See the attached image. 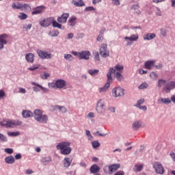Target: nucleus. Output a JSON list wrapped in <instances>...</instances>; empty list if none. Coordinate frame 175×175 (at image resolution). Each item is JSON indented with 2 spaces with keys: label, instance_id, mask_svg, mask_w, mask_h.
<instances>
[{
  "label": "nucleus",
  "instance_id": "f257e3e1",
  "mask_svg": "<svg viewBox=\"0 0 175 175\" xmlns=\"http://www.w3.org/2000/svg\"><path fill=\"white\" fill-rule=\"evenodd\" d=\"M57 150H59L62 155H70L72 152V148H70V142H61L56 146Z\"/></svg>",
  "mask_w": 175,
  "mask_h": 175
},
{
  "label": "nucleus",
  "instance_id": "f03ea898",
  "mask_svg": "<svg viewBox=\"0 0 175 175\" xmlns=\"http://www.w3.org/2000/svg\"><path fill=\"white\" fill-rule=\"evenodd\" d=\"M33 117L37 122H40L41 124H47L49 121V116L47 115H43V111L40 109L34 110Z\"/></svg>",
  "mask_w": 175,
  "mask_h": 175
},
{
  "label": "nucleus",
  "instance_id": "7ed1b4c3",
  "mask_svg": "<svg viewBox=\"0 0 175 175\" xmlns=\"http://www.w3.org/2000/svg\"><path fill=\"white\" fill-rule=\"evenodd\" d=\"M21 124V122L16 120H9L8 119H3L0 121V126H5V128H14Z\"/></svg>",
  "mask_w": 175,
  "mask_h": 175
},
{
  "label": "nucleus",
  "instance_id": "20e7f679",
  "mask_svg": "<svg viewBox=\"0 0 175 175\" xmlns=\"http://www.w3.org/2000/svg\"><path fill=\"white\" fill-rule=\"evenodd\" d=\"M12 9H18L19 10H24V12H31V5L27 3H20L18 4L13 3L12 5Z\"/></svg>",
  "mask_w": 175,
  "mask_h": 175
},
{
  "label": "nucleus",
  "instance_id": "39448f33",
  "mask_svg": "<svg viewBox=\"0 0 175 175\" xmlns=\"http://www.w3.org/2000/svg\"><path fill=\"white\" fill-rule=\"evenodd\" d=\"M37 54L41 59H51V58H53V55L46 51L38 49L37 51Z\"/></svg>",
  "mask_w": 175,
  "mask_h": 175
},
{
  "label": "nucleus",
  "instance_id": "423d86ee",
  "mask_svg": "<svg viewBox=\"0 0 175 175\" xmlns=\"http://www.w3.org/2000/svg\"><path fill=\"white\" fill-rule=\"evenodd\" d=\"M105 100H103V99H100L97 103H96V110L97 111V113H98V114H103V113H105L106 109L105 107Z\"/></svg>",
  "mask_w": 175,
  "mask_h": 175
},
{
  "label": "nucleus",
  "instance_id": "0eeeda50",
  "mask_svg": "<svg viewBox=\"0 0 175 175\" xmlns=\"http://www.w3.org/2000/svg\"><path fill=\"white\" fill-rule=\"evenodd\" d=\"M100 55L103 57V58H107L109 57L110 52L107 51V44H102L100 46Z\"/></svg>",
  "mask_w": 175,
  "mask_h": 175
},
{
  "label": "nucleus",
  "instance_id": "6e6552de",
  "mask_svg": "<svg viewBox=\"0 0 175 175\" xmlns=\"http://www.w3.org/2000/svg\"><path fill=\"white\" fill-rule=\"evenodd\" d=\"M54 20V17H49L39 22V24L43 28H47V27H50L53 24V21Z\"/></svg>",
  "mask_w": 175,
  "mask_h": 175
},
{
  "label": "nucleus",
  "instance_id": "1a4fd4ad",
  "mask_svg": "<svg viewBox=\"0 0 175 175\" xmlns=\"http://www.w3.org/2000/svg\"><path fill=\"white\" fill-rule=\"evenodd\" d=\"M175 89V81H171L167 83H165V86L163 88V91L166 92V94H169L170 91Z\"/></svg>",
  "mask_w": 175,
  "mask_h": 175
},
{
  "label": "nucleus",
  "instance_id": "9d476101",
  "mask_svg": "<svg viewBox=\"0 0 175 175\" xmlns=\"http://www.w3.org/2000/svg\"><path fill=\"white\" fill-rule=\"evenodd\" d=\"M153 167L157 174H163L165 173V168H163V166L162 164H161V163H155L153 165Z\"/></svg>",
  "mask_w": 175,
  "mask_h": 175
},
{
  "label": "nucleus",
  "instance_id": "9b49d317",
  "mask_svg": "<svg viewBox=\"0 0 175 175\" xmlns=\"http://www.w3.org/2000/svg\"><path fill=\"white\" fill-rule=\"evenodd\" d=\"M112 93L114 94L115 98L124 96V89L121 87H117L113 89Z\"/></svg>",
  "mask_w": 175,
  "mask_h": 175
},
{
  "label": "nucleus",
  "instance_id": "f8f14e48",
  "mask_svg": "<svg viewBox=\"0 0 175 175\" xmlns=\"http://www.w3.org/2000/svg\"><path fill=\"white\" fill-rule=\"evenodd\" d=\"M9 36L7 33H3L0 35V50H2L4 47V44H8V39Z\"/></svg>",
  "mask_w": 175,
  "mask_h": 175
},
{
  "label": "nucleus",
  "instance_id": "ddd939ff",
  "mask_svg": "<svg viewBox=\"0 0 175 175\" xmlns=\"http://www.w3.org/2000/svg\"><path fill=\"white\" fill-rule=\"evenodd\" d=\"M44 9H46V6L44 5H40L33 8V12H31L32 16H35L36 14H40L43 13Z\"/></svg>",
  "mask_w": 175,
  "mask_h": 175
},
{
  "label": "nucleus",
  "instance_id": "4468645a",
  "mask_svg": "<svg viewBox=\"0 0 175 175\" xmlns=\"http://www.w3.org/2000/svg\"><path fill=\"white\" fill-rule=\"evenodd\" d=\"M90 55H91V53L89 51H82L79 52V59H85L88 61V59H90Z\"/></svg>",
  "mask_w": 175,
  "mask_h": 175
},
{
  "label": "nucleus",
  "instance_id": "2eb2a0df",
  "mask_svg": "<svg viewBox=\"0 0 175 175\" xmlns=\"http://www.w3.org/2000/svg\"><path fill=\"white\" fill-rule=\"evenodd\" d=\"M68 18H69V13H64L61 16L57 17V21L60 24H65L68 21Z\"/></svg>",
  "mask_w": 175,
  "mask_h": 175
},
{
  "label": "nucleus",
  "instance_id": "dca6fc26",
  "mask_svg": "<svg viewBox=\"0 0 175 175\" xmlns=\"http://www.w3.org/2000/svg\"><path fill=\"white\" fill-rule=\"evenodd\" d=\"M55 85L56 88L62 90L66 85V81L64 79H57L55 81Z\"/></svg>",
  "mask_w": 175,
  "mask_h": 175
},
{
  "label": "nucleus",
  "instance_id": "f3484780",
  "mask_svg": "<svg viewBox=\"0 0 175 175\" xmlns=\"http://www.w3.org/2000/svg\"><path fill=\"white\" fill-rule=\"evenodd\" d=\"M120 167H121V165L120 163H117L109 165L108 169L110 173H114V172H117Z\"/></svg>",
  "mask_w": 175,
  "mask_h": 175
},
{
  "label": "nucleus",
  "instance_id": "a211bd4d",
  "mask_svg": "<svg viewBox=\"0 0 175 175\" xmlns=\"http://www.w3.org/2000/svg\"><path fill=\"white\" fill-rule=\"evenodd\" d=\"M90 170L92 174H94L95 173L98 174L100 172V167L98 165L94 164L90 167Z\"/></svg>",
  "mask_w": 175,
  "mask_h": 175
},
{
  "label": "nucleus",
  "instance_id": "6ab92c4d",
  "mask_svg": "<svg viewBox=\"0 0 175 175\" xmlns=\"http://www.w3.org/2000/svg\"><path fill=\"white\" fill-rule=\"evenodd\" d=\"M110 83H113V81H109V79H107V83L105 85L99 88V92H105V91H107V90L110 88Z\"/></svg>",
  "mask_w": 175,
  "mask_h": 175
},
{
  "label": "nucleus",
  "instance_id": "aec40b11",
  "mask_svg": "<svg viewBox=\"0 0 175 175\" xmlns=\"http://www.w3.org/2000/svg\"><path fill=\"white\" fill-rule=\"evenodd\" d=\"M142 127V121L137 120L133 122L132 129L133 131H139V129Z\"/></svg>",
  "mask_w": 175,
  "mask_h": 175
},
{
  "label": "nucleus",
  "instance_id": "412c9836",
  "mask_svg": "<svg viewBox=\"0 0 175 175\" xmlns=\"http://www.w3.org/2000/svg\"><path fill=\"white\" fill-rule=\"evenodd\" d=\"M143 38L144 40H152L157 38V35L154 33H148L145 34Z\"/></svg>",
  "mask_w": 175,
  "mask_h": 175
},
{
  "label": "nucleus",
  "instance_id": "4be33fe9",
  "mask_svg": "<svg viewBox=\"0 0 175 175\" xmlns=\"http://www.w3.org/2000/svg\"><path fill=\"white\" fill-rule=\"evenodd\" d=\"M22 116L23 118H29L31 117H33V113H32V111H31L24 110L22 111Z\"/></svg>",
  "mask_w": 175,
  "mask_h": 175
},
{
  "label": "nucleus",
  "instance_id": "5701e85b",
  "mask_svg": "<svg viewBox=\"0 0 175 175\" xmlns=\"http://www.w3.org/2000/svg\"><path fill=\"white\" fill-rule=\"evenodd\" d=\"M113 73H116V69L110 68L109 69L108 73L107 74V80L109 81H113V77H111V75H113Z\"/></svg>",
  "mask_w": 175,
  "mask_h": 175
},
{
  "label": "nucleus",
  "instance_id": "b1692460",
  "mask_svg": "<svg viewBox=\"0 0 175 175\" xmlns=\"http://www.w3.org/2000/svg\"><path fill=\"white\" fill-rule=\"evenodd\" d=\"M52 159H51V157L48 156V157H43L40 162L41 163H42V165H44V166H46V165H49V162H51Z\"/></svg>",
  "mask_w": 175,
  "mask_h": 175
},
{
  "label": "nucleus",
  "instance_id": "393cba45",
  "mask_svg": "<svg viewBox=\"0 0 175 175\" xmlns=\"http://www.w3.org/2000/svg\"><path fill=\"white\" fill-rule=\"evenodd\" d=\"M16 161V159H14V157L10 155L8 157H6L5 158V163H8V165H13V163Z\"/></svg>",
  "mask_w": 175,
  "mask_h": 175
},
{
  "label": "nucleus",
  "instance_id": "a878e982",
  "mask_svg": "<svg viewBox=\"0 0 175 175\" xmlns=\"http://www.w3.org/2000/svg\"><path fill=\"white\" fill-rule=\"evenodd\" d=\"M33 57L34 55L33 53H27L25 55V59L27 62L32 64L34 61Z\"/></svg>",
  "mask_w": 175,
  "mask_h": 175
},
{
  "label": "nucleus",
  "instance_id": "bb28decb",
  "mask_svg": "<svg viewBox=\"0 0 175 175\" xmlns=\"http://www.w3.org/2000/svg\"><path fill=\"white\" fill-rule=\"evenodd\" d=\"M144 66L146 68V69H152V66H154V61H151V60H148L146 61L144 64Z\"/></svg>",
  "mask_w": 175,
  "mask_h": 175
},
{
  "label": "nucleus",
  "instance_id": "cd10ccee",
  "mask_svg": "<svg viewBox=\"0 0 175 175\" xmlns=\"http://www.w3.org/2000/svg\"><path fill=\"white\" fill-rule=\"evenodd\" d=\"M125 40H129L130 42H135L139 39V36L135 34H132L130 37H125Z\"/></svg>",
  "mask_w": 175,
  "mask_h": 175
},
{
  "label": "nucleus",
  "instance_id": "c85d7f7f",
  "mask_svg": "<svg viewBox=\"0 0 175 175\" xmlns=\"http://www.w3.org/2000/svg\"><path fill=\"white\" fill-rule=\"evenodd\" d=\"M31 84H32V85H36V87L40 88V90H42V91H43V92H49V91H50L49 89L42 86V85H40L39 83H36L35 82H31Z\"/></svg>",
  "mask_w": 175,
  "mask_h": 175
},
{
  "label": "nucleus",
  "instance_id": "c756f323",
  "mask_svg": "<svg viewBox=\"0 0 175 175\" xmlns=\"http://www.w3.org/2000/svg\"><path fill=\"white\" fill-rule=\"evenodd\" d=\"M76 20H77V18L75 16L70 18L68 23H70V27H75L76 25Z\"/></svg>",
  "mask_w": 175,
  "mask_h": 175
},
{
  "label": "nucleus",
  "instance_id": "7c9ffc66",
  "mask_svg": "<svg viewBox=\"0 0 175 175\" xmlns=\"http://www.w3.org/2000/svg\"><path fill=\"white\" fill-rule=\"evenodd\" d=\"M72 3L75 5V6H77V8H81V6H85V3L83 0H79V2L73 0Z\"/></svg>",
  "mask_w": 175,
  "mask_h": 175
},
{
  "label": "nucleus",
  "instance_id": "2f4dec72",
  "mask_svg": "<svg viewBox=\"0 0 175 175\" xmlns=\"http://www.w3.org/2000/svg\"><path fill=\"white\" fill-rule=\"evenodd\" d=\"M88 72L89 73V75H90V76H97V75H99V70L90 69L88 70Z\"/></svg>",
  "mask_w": 175,
  "mask_h": 175
},
{
  "label": "nucleus",
  "instance_id": "473e14b6",
  "mask_svg": "<svg viewBox=\"0 0 175 175\" xmlns=\"http://www.w3.org/2000/svg\"><path fill=\"white\" fill-rule=\"evenodd\" d=\"M52 25L53 28H59V29H61L62 28V25L57 22L53 18V21H52Z\"/></svg>",
  "mask_w": 175,
  "mask_h": 175
},
{
  "label": "nucleus",
  "instance_id": "72a5a7b5",
  "mask_svg": "<svg viewBox=\"0 0 175 175\" xmlns=\"http://www.w3.org/2000/svg\"><path fill=\"white\" fill-rule=\"evenodd\" d=\"M49 36H52V38H55L59 35V31L58 30L53 29L49 31Z\"/></svg>",
  "mask_w": 175,
  "mask_h": 175
},
{
  "label": "nucleus",
  "instance_id": "f704fd0d",
  "mask_svg": "<svg viewBox=\"0 0 175 175\" xmlns=\"http://www.w3.org/2000/svg\"><path fill=\"white\" fill-rule=\"evenodd\" d=\"M64 167H69L70 166V163H72V160H70V158L69 157H66L64 158Z\"/></svg>",
  "mask_w": 175,
  "mask_h": 175
},
{
  "label": "nucleus",
  "instance_id": "c9c22d12",
  "mask_svg": "<svg viewBox=\"0 0 175 175\" xmlns=\"http://www.w3.org/2000/svg\"><path fill=\"white\" fill-rule=\"evenodd\" d=\"M55 108L59 110V111H62V113H66V111H68V109H66V107L64 106L55 105Z\"/></svg>",
  "mask_w": 175,
  "mask_h": 175
},
{
  "label": "nucleus",
  "instance_id": "e433bc0d",
  "mask_svg": "<svg viewBox=\"0 0 175 175\" xmlns=\"http://www.w3.org/2000/svg\"><path fill=\"white\" fill-rule=\"evenodd\" d=\"M166 83H167L166 80L160 79L158 80L157 87L159 88H161V87H162V85H165V84H166Z\"/></svg>",
  "mask_w": 175,
  "mask_h": 175
},
{
  "label": "nucleus",
  "instance_id": "4c0bfd02",
  "mask_svg": "<svg viewBox=\"0 0 175 175\" xmlns=\"http://www.w3.org/2000/svg\"><path fill=\"white\" fill-rule=\"evenodd\" d=\"M92 147L93 148H98V147H100V143L98 140H95L92 142Z\"/></svg>",
  "mask_w": 175,
  "mask_h": 175
},
{
  "label": "nucleus",
  "instance_id": "58836bf2",
  "mask_svg": "<svg viewBox=\"0 0 175 175\" xmlns=\"http://www.w3.org/2000/svg\"><path fill=\"white\" fill-rule=\"evenodd\" d=\"M0 142L1 143H6L8 142V137L5 135L0 133Z\"/></svg>",
  "mask_w": 175,
  "mask_h": 175
},
{
  "label": "nucleus",
  "instance_id": "ea45409f",
  "mask_svg": "<svg viewBox=\"0 0 175 175\" xmlns=\"http://www.w3.org/2000/svg\"><path fill=\"white\" fill-rule=\"evenodd\" d=\"M8 136H10L11 137H16V136L20 135V132H8Z\"/></svg>",
  "mask_w": 175,
  "mask_h": 175
},
{
  "label": "nucleus",
  "instance_id": "a19ab883",
  "mask_svg": "<svg viewBox=\"0 0 175 175\" xmlns=\"http://www.w3.org/2000/svg\"><path fill=\"white\" fill-rule=\"evenodd\" d=\"M27 18L28 15L23 12L20 13V15H18V18H20V20H27Z\"/></svg>",
  "mask_w": 175,
  "mask_h": 175
},
{
  "label": "nucleus",
  "instance_id": "79ce46f5",
  "mask_svg": "<svg viewBox=\"0 0 175 175\" xmlns=\"http://www.w3.org/2000/svg\"><path fill=\"white\" fill-rule=\"evenodd\" d=\"M144 103V98H141L137 101V104H135L134 106L135 107H139L142 106Z\"/></svg>",
  "mask_w": 175,
  "mask_h": 175
},
{
  "label": "nucleus",
  "instance_id": "37998d69",
  "mask_svg": "<svg viewBox=\"0 0 175 175\" xmlns=\"http://www.w3.org/2000/svg\"><path fill=\"white\" fill-rule=\"evenodd\" d=\"M134 172H142L143 170V165H135L133 167Z\"/></svg>",
  "mask_w": 175,
  "mask_h": 175
},
{
  "label": "nucleus",
  "instance_id": "c03bdc74",
  "mask_svg": "<svg viewBox=\"0 0 175 175\" xmlns=\"http://www.w3.org/2000/svg\"><path fill=\"white\" fill-rule=\"evenodd\" d=\"M40 77L42 80H47L50 77V74L49 72H44L40 75Z\"/></svg>",
  "mask_w": 175,
  "mask_h": 175
},
{
  "label": "nucleus",
  "instance_id": "a18cd8bd",
  "mask_svg": "<svg viewBox=\"0 0 175 175\" xmlns=\"http://www.w3.org/2000/svg\"><path fill=\"white\" fill-rule=\"evenodd\" d=\"M116 77L118 81H121L122 79H124V77H122V75L118 72L116 73Z\"/></svg>",
  "mask_w": 175,
  "mask_h": 175
},
{
  "label": "nucleus",
  "instance_id": "49530a36",
  "mask_svg": "<svg viewBox=\"0 0 175 175\" xmlns=\"http://www.w3.org/2000/svg\"><path fill=\"white\" fill-rule=\"evenodd\" d=\"M149 76L152 79V80H157V79H158V74L155 72H151Z\"/></svg>",
  "mask_w": 175,
  "mask_h": 175
},
{
  "label": "nucleus",
  "instance_id": "de8ad7c7",
  "mask_svg": "<svg viewBox=\"0 0 175 175\" xmlns=\"http://www.w3.org/2000/svg\"><path fill=\"white\" fill-rule=\"evenodd\" d=\"M147 87H148V84H147V83L144 82L142 83L139 87V90H144L145 88H147Z\"/></svg>",
  "mask_w": 175,
  "mask_h": 175
},
{
  "label": "nucleus",
  "instance_id": "09e8293b",
  "mask_svg": "<svg viewBox=\"0 0 175 175\" xmlns=\"http://www.w3.org/2000/svg\"><path fill=\"white\" fill-rule=\"evenodd\" d=\"M65 59H67L68 61H72L73 59V56L70 54H65L64 55Z\"/></svg>",
  "mask_w": 175,
  "mask_h": 175
},
{
  "label": "nucleus",
  "instance_id": "8fccbe9b",
  "mask_svg": "<svg viewBox=\"0 0 175 175\" xmlns=\"http://www.w3.org/2000/svg\"><path fill=\"white\" fill-rule=\"evenodd\" d=\"M115 69H116V70H118V72H121V70H122L124 69V66H122L120 64H117L115 66Z\"/></svg>",
  "mask_w": 175,
  "mask_h": 175
},
{
  "label": "nucleus",
  "instance_id": "3c124183",
  "mask_svg": "<svg viewBox=\"0 0 175 175\" xmlns=\"http://www.w3.org/2000/svg\"><path fill=\"white\" fill-rule=\"evenodd\" d=\"M31 28H32V24L25 25L23 26V29H25L26 31H29Z\"/></svg>",
  "mask_w": 175,
  "mask_h": 175
},
{
  "label": "nucleus",
  "instance_id": "603ef678",
  "mask_svg": "<svg viewBox=\"0 0 175 175\" xmlns=\"http://www.w3.org/2000/svg\"><path fill=\"white\" fill-rule=\"evenodd\" d=\"M95 10V8L92 6L86 7L85 9V12H94Z\"/></svg>",
  "mask_w": 175,
  "mask_h": 175
},
{
  "label": "nucleus",
  "instance_id": "864d4df0",
  "mask_svg": "<svg viewBox=\"0 0 175 175\" xmlns=\"http://www.w3.org/2000/svg\"><path fill=\"white\" fill-rule=\"evenodd\" d=\"M36 69H39V65H33L28 68L29 70H36Z\"/></svg>",
  "mask_w": 175,
  "mask_h": 175
},
{
  "label": "nucleus",
  "instance_id": "5fc2aeb1",
  "mask_svg": "<svg viewBox=\"0 0 175 175\" xmlns=\"http://www.w3.org/2000/svg\"><path fill=\"white\" fill-rule=\"evenodd\" d=\"M49 88H57V85H55V82H51L48 83Z\"/></svg>",
  "mask_w": 175,
  "mask_h": 175
},
{
  "label": "nucleus",
  "instance_id": "6e6d98bb",
  "mask_svg": "<svg viewBox=\"0 0 175 175\" xmlns=\"http://www.w3.org/2000/svg\"><path fill=\"white\" fill-rule=\"evenodd\" d=\"M112 3L115 5V6H120L121 5V2H120V0H111Z\"/></svg>",
  "mask_w": 175,
  "mask_h": 175
},
{
  "label": "nucleus",
  "instance_id": "4d7b16f0",
  "mask_svg": "<svg viewBox=\"0 0 175 175\" xmlns=\"http://www.w3.org/2000/svg\"><path fill=\"white\" fill-rule=\"evenodd\" d=\"M170 103H172V99L169 98H166L164 99V105H170Z\"/></svg>",
  "mask_w": 175,
  "mask_h": 175
},
{
  "label": "nucleus",
  "instance_id": "13d9d810",
  "mask_svg": "<svg viewBox=\"0 0 175 175\" xmlns=\"http://www.w3.org/2000/svg\"><path fill=\"white\" fill-rule=\"evenodd\" d=\"M156 9H157L156 16H162V12H161V9H159L158 7H157Z\"/></svg>",
  "mask_w": 175,
  "mask_h": 175
},
{
  "label": "nucleus",
  "instance_id": "bf43d9fd",
  "mask_svg": "<svg viewBox=\"0 0 175 175\" xmlns=\"http://www.w3.org/2000/svg\"><path fill=\"white\" fill-rule=\"evenodd\" d=\"M5 152H7V154H13V149L12 148H5L4 150Z\"/></svg>",
  "mask_w": 175,
  "mask_h": 175
},
{
  "label": "nucleus",
  "instance_id": "052dcab7",
  "mask_svg": "<svg viewBox=\"0 0 175 175\" xmlns=\"http://www.w3.org/2000/svg\"><path fill=\"white\" fill-rule=\"evenodd\" d=\"M94 59H96V61H100V58L99 57V53L98 52L95 53Z\"/></svg>",
  "mask_w": 175,
  "mask_h": 175
},
{
  "label": "nucleus",
  "instance_id": "680f3d73",
  "mask_svg": "<svg viewBox=\"0 0 175 175\" xmlns=\"http://www.w3.org/2000/svg\"><path fill=\"white\" fill-rule=\"evenodd\" d=\"M161 33L162 36H163L165 38V36H166V35H167L166 29H161Z\"/></svg>",
  "mask_w": 175,
  "mask_h": 175
},
{
  "label": "nucleus",
  "instance_id": "e2e57ef3",
  "mask_svg": "<svg viewBox=\"0 0 175 175\" xmlns=\"http://www.w3.org/2000/svg\"><path fill=\"white\" fill-rule=\"evenodd\" d=\"M137 108L140 109V110H143L144 111H146L147 110V106L146 105H144V106L139 105V107H137Z\"/></svg>",
  "mask_w": 175,
  "mask_h": 175
},
{
  "label": "nucleus",
  "instance_id": "0e129e2a",
  "mask_svg": "<svg viewBox=\"0 0 175 175\" xmlns=\"http://www.w3.org/2000/svg\"><path fill=\"white\" fill-rule=\"evenodd\" d=\"M102 40H103V34H99L97 37V41L102 42Z\"/></svg>",
  "mask_w": 175,
  "mask_h": 175
},
{
  "label": "nucleus",
  "instance_id": "69168bd1",
  "mask_svg": "<svg viewBox=\"0 0 175 175\" xmlns=\"http://www.w3.org/2000/svg\"><path fill=\"white\" fill-rule=\"evenodd\" d=\"M131 9L133 10H137V9H139V4L133 5Z\"/></svg>",
  "mask_w": 175,
  "mask_h": 175
},
{
  "label": "nucleus",
  "instance_id": "338daca9",
  "mask_svg": "<svg viewBox=\"0 0 175 175\" xmlns=\"http://www.w3.org/2000/svg\"><path fill=\"white\" fill-rule=\"evenodd\" d=\"M5 96V92L3 90H0V99H2Z\"/></svg>",
  "mask_w": 175,
  "mask_h": 175
},
{
  "label": "nucleus",
  "instance_id": "774afa93",
  "mask_svg": "<svg viewBox=\"0 0 175 175\" xmlns=\"http://www.w3.org/2000/svg\"><path fill=\"white\" fill-rule=\"evenodd\" d=\"M170 155L171 158L173 159V161H175V153L174 152H171L170 154Z\"/></svg>",
  "mask_w": 175,
  "mask_h": 175
}]
</instances>
